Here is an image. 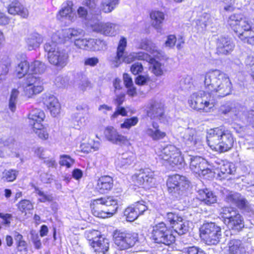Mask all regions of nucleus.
<instances>
[{
  "mask_svg": "<svg viewBox=\"0 0 254 254\" xmlns=\"http://www.w3.org/2000/svg\"><path fill=\"white\" fill-rule=\"evenodd\" d=\"M204 85L207 92L220 97L229 95L232 83L229 77L218 70L210 71L204 75Z\"/></svg>",
  "mask_w": 254,
  "mask_h": 254,
  "instance_id": "1",
  "label": "nucleus"
},
{
  "mask_svg": "<svg viewBox=\"0 0 254 254\" xmlns=\"http://www.w3.org/2000/svg\"><path fill=\"white\" fill-rule=\"evenodd\" d=\"M207 140L211 148L221 153L230 150L234 144L232 134L221 127L210 129L208 132Z\"/></svg>",
  "mask_w": 254,
  "mask_h": 254,
  "instance_id": "2",
  "label": "nucleus"
},
{
  "mask_svg": "<svg viewBox=\"0 0 254 254\" xmlns=\"http://www.w3.org/2000/svg\"><path fill=\"white\" fill-rule=\"evenodd\" d=\"M58 36L57 34L54 35L52 38L55 41H52L45 44L44 49L48 53L49 63L57 67H63L68 62V55L64 49L58 46Z\"/></svg>",
  "mask_w": 254,
  "mask_h": 254,
  "instance_id": "3",
  "label": "nucleus"
},
{
  "mask_svg": "<svg viewBox=\"0 0 254 254\" xmlns=\"http://www.w3.org/2000/svg\"><path fill=\"white\" fill-rule=\"evenodd\" d=\"M228 23L242 41L250 44L254 43V35H251V32H249L251 26L247 20L242 18L241 15H231L229 17Z\"/></svg>",
  "mask_w": 254,
  "mask_h": 254,
  "instance_id": "4",
  "label": "nucleus"
},
{
  "mask_svg": "<svg viewBox=\"0 0 254 254\" xmlns=\"http://www.w3.org/2000/svg\"><path fill=\"white\" fill-rule=\"evenodd\" d=\"M93 214L98 217L105 218L115 214L118 208L117 199L113 197H104L94 199L91 204Z\"/></svg>",
  "mask_w": 254,
  "mask_h": 254,
  "instance_id": "5",
  "label": "nucleus"
},
{
  "mask_svg": "<svg viewBox=\"0 0 254 254\" xmlns=\"http://www.w3.org/2000/svg\"><path fill=\"white\" fill-rule=\"evenodd\" d=\"M190 106L193 109L205 112H210L214 107L213 102H211L209 94L203 91L193 93L189 100Z\"/></svg>",
  "mask_w": 254,
  "mask_h": 254,
  "instance_id": "6",
  "label": "nucleus"
},
{
  "mask_svg": "<svg viewBox=\"0 0 254 254\" xmlns=\"http://www.w3.org/2000/svg\"><path fill=\"white\" fill-rule=\"evenodd\" d=\"M153 240L157 243L170 245L175 242L172 231L167 228L164 223H159L153 227L151 233Z\"/></svg>",
  "mask_w": 254,
  "mask_h": 254,
  "instance_id": "7",
  "label": "nucleus"
},
{
  "mask_svg": "<svg viewBox=\"0 0 254 254\" xmlns=\"http://www.w3.org/2000/svg\"><path fill=\"white\" fill-rule=\"evenodd\" d=\"M159 158L172 166L182 165L184 159L180 150L173 145H167L159 153Z\"/></svg>",
  "mask_w": 254,
  "mask_h": 254,
  "instance_id": "8",
  "label": "nucleus"
},
{
  "mask_svg": "<svg viewBox=\"0 0 254 254\" xmlns=\"http://www.w3.org/2000/svg\"><path fill=\"white\" fill-rule=\"evenodd\" d=\"M221 229L214 223L204 224L200 231V235L207 245H216L220 240Z\"/></svg>",
  "mask_w": 254,
  "mask_h": 254,
  "instance_id": "9",
  "label": "nucleus"
},
{
  "mask_svg": "<svg viewBox=\"0 0 254 254\" xmlns=\"http://www.w3.org/2000/svg\"><path fill=\"white\" fill-rule=\"evenodd\" d=\"M115 244L121 250H125L133 247L137 241V235L116 231L113 235Z\"/></svg>",
  "mask_w": 254,
  "mask_h": 254,
  "instance_id": "10",
  "label": "nucleus"
},
{
  "mask_svg": "<svg viewBox=\"0 0 254 254\" xmlns=\"http://www.w3.org/2000/svg\"><path fill=\"white\" fill-rule=\"evenodd\" d=\"M166 218L170 223L172 227L179 235L185 234L188 231V221L183 219L178 214L173 212H168Z\"/></svg>",
  "mask_w": 254,
  "mask_h": 254,
  "instance_id": "11",
  "label": "nucleus"
},
{
  "mask_svg": "<svg viewBox=\"0 0 254 254\" xmlns=\"http://www.w3.org/2000/svg\"><path fill=\"white\" fill-rule=\"evenodd\" d=\"M154 177V172L149 169L145 168L139 170L133 175L132 178L135 185L148 188L153 184Z\"/></svg>",
  "mask_w": 254,
  "mask_h": 254,
  "instance_id": "12",
  "label": "nucleus"
},
{
  "mask_svg": "<svg viewBox=\"0 0 254 254\" xmlns=\"http://www.w3.org/2000/svg\"><path fill=\"white\" fill-rule=\"evenodd\" d=\"M235 45L228 37H220L217 40L215 54L219 56H227L233 51Z\"/></svg>",
  "mask_w": 254,
  "mask_h": 254,
  "instance_id": "13",
  "label": "nucleus"
},
{
  "mask_svg": "<svg viewBox=\"0 0 254 254\" xmlns=\"http://www.w3.org/2000/svg\"><path fill=\"white\" fill-rule=\"evenodd\" d=\"M190 167L192 171L199 176H205L211 173V170L208 168L206 161L200 156H190Z\"/></svg>",
  "mask_w": 254,
  "mask_h": 254,
  "instance_id": "14",
  "label": "nucleus"
},
{
  "mask_svg": "<svg viewBox=\"0 0 254 254\" xmlns=\"http://www.w3.org/2000/svg\"><path fill=\"white\" fill-rule=\"evenodd\" d=\"M143 203V201L137 202L125 209L124 215L127 221H134L140 215H142L146 210L147 207Z\"/></svg>",
  "mask_w": 254,
  "mask_h": 254,
  "instance_id": "15",
  "label": "nucleus"
},
{
  "mask_svg": "<svg viewBox=\"0 0 254 254\" xmlns=\"http://www.w3.org/2000/svg\"><path fill=\"white\" fill-rule=\"evenodd\" d=\"M93 30L106 36H114L118 34L119 27L116 24L98 22L92 25Z\"/></svg>",
  "mask_w": 254,
  "mask_h": 254,
  "instance_id": "16",
  "label": "nucleus"
},
{
  "mask_svg": "<svg viewBox=\"0 0 254 254\" xmlns=\"http://www.w3.org/2000/svg\"><path fill=\"white\" fill-rule=\"evenodd\" d=\"M222 193L228 203L236 204L239 208H244L247 204V200L238 192L230 191L224 189L221 190Z\"/></svg>",
  "mask_w": 254,
  "mask_h": 254,
  "instance_id": "17",
  "label": "nucleus"
},
{
  "mask_svg": "<svg viewBox=\"0 0 254 254\" xmlns=\"http://www.w3.org/2000/svg\"><path fill=\"white\" fill-rule=\"evenodd\" d=\"M104 134L107 139L110 142L118 144H127L129 141L127 137L119 134L117 130L113 127H106Z\"/></svg>",
  "mask_w": 254,
  "mask_h": 254,
  "instance_id": "18",
  "label": "nucleus"
},
{
  "mask_svg": "<svg viewBox=\"0 0 254 254\" xmlns=\"http://www.w3.org/2000/svg\"><path fill=\"white\" fill-rule=\"evenodd\" d=\"M84 35V31L80 28H68L62 31V38L57 40L59 43L70 41L75 42L78 38Z\"/></svg>",
  "mask_w": 254,
  "mask_h": 254,
  "instance_id": "19",
  "label": "nucleus"
},
{
  "mask_svg": "<svg viewBox=\"0 0 254 254\" xmlns=\"http://www.w3.org/2000/svg\"><path fill=\"white\" fill-rule=\"evenodd\" d=\"M148 59V54L143 52L132 53L127 56H125L124 54V55H122L121 58L120 59L116 57L114 62L115 64V65L117 67L123 62L129 64L136 60L147 61Z\"/></svg>",
  "mask_w": 254,
  "mask_h": 254,
  "instance_id": "20",
  "label": "nucleus"
},
{
  "mask_svg": "<svg viewBox=\"0 0 254 254\" xmlns=\"http://www.w3.org/2000/svg\"><path fill=\"white\" fill-rule=\"evenodd\" d=\"M180 136L183 141L189 146H194L199 142L196 131L193 128L188 127L183 129Z\"/></svg>",
  "mask_w": 254,
  "mask_h": 254,
  "instance_id": "21",
  "label": "nucleus"
},
{
  "mask_svg": "<svg viewBox=\"0 0 254 254\" xmlns=\"http://www.w3.org/2000/svg\"><path fill=\"white\" fill-rule=\"evenodd\" d=\"M7 9L8 13L12 15H18L22 18H26L29 15L28 9L17 0L11 2Z\"/></svg>",
  "mask_w": 254,
  "mask_h": 254,
  "instance_id": "22",
  "label": "nucleus"
},
{
  "mask_svg": "<svg viewBox=\"0 0 254 254\" xmlns=\"http://www.w3.org/2000/svg\"><path fill=\"white\" fill-rule=\"evenodd\" d=\"M186 178L176 174L170 177L167 181V185L168 191L171 193H175L180 191L181 186H183Z\"/></svg>",
  "mask_w": 254,
  "mask_h": 254,
  "instance_id": "23",
  "label": "nucleus"
},
{
  "mask_svg": "<svg viewBox=\"0 0 254 254\" xmlns=\"http://www.w3.org/2000/svg\"><path fill=\"white\" fill-rule=\"evenodd\" d=\"M113 187V180L109 176H101L97 181L96 189L101 193L110 190Z\"/></svg>",
  "mask_w": 254,
  "mask_h": 254,
  "instance_id": "24",
  "label": "nucleus"
},
{
  "mask_svg": "<svg viewBox=\"0 0 254 254\" xmlns=\"http://www.w3.org/2000/svg\"><path fill=\"white\" fill-rule=\"evenodd\" d=\"M44 104L53 117L57 116L60 113L61 105L58 99L54 96H49L44 99Z\"/></svg>",
  "mask_w": 254,
  "mask_h": 254,
  "instance_id": "25",
  "label": "nucleus"
},
{
  "mask_svg": "<svg viewBox=\"0 0 254 254\" xmlns=\"http://www.w3.org/2000/svg\"><path fill=\"white\" fill-rule=\"evenodd\" d=\"M145 132L148 136L154 141L163 139L166 135L165 132L159 129L158 124L154 122L152 124L151 127L146 128Z\"/></svg>",
  "mask_w": 254,
  "mask_h": 254,
  "instance_id": "26",
  "label": "nucleus"
},
{
  "mask_svg": "<svg viewBox=\"0 0 254 254\" xmlns=\"http://www.w3.org/2000/svg\"><path fill=\"white\" fill-rule=\"evenodd\" d=\"M198 196L194 200L200 201L207 205H211L216 202V196L208 189L200 190L198 191Z\"/></svg>",
  "mask_w": 254,
  "mask_h": 254,
  "instance_id": "27",
  "label": "nucleus"
},
{
  "mask_svg": "<svg viewBox=\"0 0 254 254\" xmlns=\"http://www.w3.org/2000/svg\"><path fill=\"white\" fill-rule=\"evenodd\" d=\"M198 196L194 200L200 201L207 205H211L216 202V196L208 189L200 190L198 191Z\"/></svg>",
  "mask_w": 254,
  "mask_h": 254,
  "instance_id": "28",
  "label": "nucleus"
},
{
  "mask_svg": "<svg viewBox=\"0 0 254 254\" xmlns=\"http://www.w3.org/2000/svg\"><path fill=\"white\" fill-rule=\"evenodd\" d=\"M147 114L152 119L160 118L162 117L164 114V104L160 101L152 102Z\"/></svg>",
  "mask_w": 254,
  "mask_h": 254,
  "instance_id": "29",
  "label": "nucleus"
},
{
  "mask_svg": "<svg viewBox=\"0 0 254 254\" xmlns=\"http://www.w3.org/2000/svg\"><path fill=\"white\" fill-rule=\"evenodd\" d=\"M225 223L230 229L238 231L241 230L244 227L243 219L238 212L229 219L225 220Z\"/></svg>",
  "mask_w": 254,
  "mask_h": 254,
  "instance_id": "30",
  "label": "nucleus"
},
{
  "mask_svg": "<svg viewBox=\"0 0 254 254\" xmlns=\"http://www.w3.org/2000/svg\"><path fill=\"white\" fill-rule=\"evenodd\" d=\"M230 254H246L242 242L239 239H231L228 243Z\"/></svg>",
  "mask_w": 254,
  "mask_h": 254,
  "instance_id": "31",
  "label": "nucleus"
},
{
  "mask_svg": "<svg viewBox=\"0 0 254 254\" xmlns=\"http://www.w3.org/2000/svg\"><path fill=\"white\" fill-rule=\"evenodd\" d=\"M135 155L132 152H127L122 154L117 161V165L120 168H127L134 163Z\"/></svg>",
  "mask_w": 254,
  "mask_h": 254,
  "instance_id": "32",
  "label": "nucleus"
},
{
  "mask_svg": "<svg viewBox=\"0 0 254 254\" xmlns=\"http://www.w3.org/2000/svg\"><path fill=\"white\" fill-rule=\"evenodd\" d=\"M95 254H105L109 249L108 240L100 237L94 244L91 245Z\"/></svg>",
  "mask_w": 254,
  "mask_h": 254,
  "instance_id": "33",
  "label": "nucleus"
},
{
  "mask_svg": "<svg viewBox=\"0 0 254 254\" xmlns=\"http://www.w3.org/2000/svg\"><path fill=\"white\" fill-rule=\"evenodd\" d=\"M42 42V37L37 33L30 34L26 39L27 48L29 51L35 50L39 47Z\"/></svg>",
  "mask_w": 254,
  "mask_h": 254,
  "instance_id": "34",
  "label": "nucleus"
},
{
  "mask_svg": "<svg viewBox=\"0 0 254 254\" xmlns=\"http://www.w3.org/2000/svg\"><path fill=\"white\" fill-rule=\"evenodd\" d=\"M44 118L45 114L43 111L39 109H35L32 110L29 114V123L32 126L36 123L41 124Z\"/></svg>",
  "mask_w": 254,
  "mask_h": 254,
  "instance_id": "35",
  "label": "nucleus"
},
{
  "mask_svg": "<svg viewBox=\"0 0 254 254\" xmlns=\"http://www.w3.org/2000/svg\"><path fill=\"white\" fill-rule=\"evenodd\" d=\"M72 1H67L59 11L58 18L60 19L59 16H61V17H66L71 21L72 20L74 17V14L72 12Z\"/></svg>",
  "mask_w": 254,
  "mask_h": 254,
  "instance_id": "36",
  "label": "nucleus"
},
{
  "mask_svg": "<svg viewBox=\"0 0 254 254\" xmlns=\"http://www.w3.org/2000/svg\"><path fill=\"white\" fill-rule=\"evenodd\" d=\"M150 17L152 21L153 26L155 29L160 30L164 19V13L159 11H153L150 13Z\"/></svg>",
  "mask_w": 254,
  "mask_h": 254,
  "instance_id": "37",
  "label": "nucleus"
},
{
  "mask_svg": "<svg viewBox=\"0 0 254 254\" xmlns=\"http://www.w3.org/2000/svg\"><path fill=\"white\" fill-rule=\"evenodd\" d=\"M30 64L26 60L21 61L15 67V73L19 78L24 77L28 72Z\"/></svg>",
  "mask_w": 254,
  "mask_h": 254,
  "instance_id": "38",
  "label": "nucleus"
},
{
  "mask_svg": "<svg viewBox=\"0 0 254 254\" xmlns=\"http://www.w3.org/2000/svg\"><path fill=\"white\" fill-rule=\"evenodd\" d=\"M139 48L153 54L158 53V48L155 44L148 39H142L139 44Z\"/></svg>",
  "mask_w": 254,
  "mask_h": 254,
  "instance_id": "39",
  "label": "nucleus"
},
{
  "mask_svg": "<svg viewBox=\"0 0 254 254\" xmlns=\"http://www.w3.org/2000/svg\"><path fill=\"white\" fill-rule=\"evenodd\" d=\"M46 66L39 61H35L30 64L29 71L31 74H41L44 72Z\"/></svg>",
  "mask_w": 254,
  "mask_h": 254,
  "instance_id": "40",
  "label": "nucleus"
},
{
  "mask_svg": "<svg viewBox=\"0 0 254 254\" xmlns=\"http://www.w3.org/2000/svg\"><path fill=\"white\" fill-rule=\"evenodd\" d=\"M32 127L35 133L40 138L43 140L48 139L49 135L48 129L46 127H44L41 124L36 123Z\"/></svg>",
  "mask_w": 254,
  "mask_h": 254,
  "instance_id": "41",
  "label": "nucleus"
},
{
  "mask_svg": "<svg viewBox=\"0 0 254 254\" xmlns=\"http://www.w3.org/2000/svg\"><path fill=\"white\" fill-rule=\"evenodd\" d=\"M43 90V86L25 85L24 91L26 96L31 98L33 95L40 93Z\"/></svg>",
  "mask_w": 254,
  "mask_h": 254,
  "instance_id": "42",
  "label": "nucleus"
},
{
  "mask_svg": "<svg viewBox=\"0 0 254 254\" xmlns=\"http://www.w3.org/2000/svg\"><path fill=\"white\" fill-rule=\"evenodd\" d=\"M18 174V171L13 170H5L2 173L1 179L5 182H11L14 181Z\"/></svg>",
  "mask_w": 254,
  "mask_h": 254,
  "instance_id": "43",
  "label": "nucleus"
},
{
  "mask_svg": "<svg viewBox=\"0 0 254 254\" xmlns=\"http://www.w3.org/2000/svg\"><path fill=\"white\" fill-rule=\"evenodd\" d=\"M222 164L218 168L219 169L221 174L224 175V177H227L228 175H231L235 171L233 165L228 162L224 163L222 161Z\"/></svg>",
  "mask_w": 254,
  "mask_h": 254,
  "instance_id": "44",
  "label": "nucleus"
},
{
  "mask_svg": "<svg viewBox=\"0 0 254 254\" xmlns=\"http://www.w3.org/2000/svg\"><path fill=\"white\" fill-rule=\"evenodd\" d=\"M93 42L92 39H87L79 37L74 43L75 46L79 49L89 50L92 47L91 43Z\"/></svg>",
  "mask_w": 254,
  "mask_h": 254,
  "instance_id": "45",
  "label": "nucleus"
},
{
  "mask_svg": "<svg viewBox=\"0 0 254 254\" xmlns=\"http://www.w3.org/2000/svg\"><path fill=\"white\" fill-rule=\"evenodd\" d=\"M19 94V92L16 89H13L11 92L8 106L9 109L12 112H14L16 110V104Z\"/></svg>",
  "mask_w": 254,
  "mask_h": 254,
  "instance_id": "46",
  "label": "nucleus"
},
{
  "mask_svg": "<svg viewBox=\"0 0 254 254\" xmlns=\"http://www.w3.org/2000/svg\"><path fill=\"white\" fill-rule=\"evenodd\" d=\"M34 192L39 196L38 200L41 202H51L53 200V197L52 194H48L39 189V188L34 186Z\"/></svg>",
  "mask_w": 254,
  "mask_h": 254,
  "instance_id": "47",
  "label": "nucleus"
},
{
  "mask_svg": "<svg viewBox=\"0 0 254 254\" xmlns=\"http://www.w3.org/2000/svg\"><path fill=\"white\" fill-rule=\"evenodd\" d=\"M238 211L232 207H224L221 208L220 209V214L221 216L224 219V222L225 220L229 219L233 215H235L236 213Z\"/></svg>",
  "mask_w": 254,
  "mask_h": 254,
  "instance_id": "48",
  "label": "nucleus"
},
{
  "mask_svg": "<svg viewBox=\"0 0 254 254\" xmlns=\"http://www.w3.org/2000/svg\"><path fill=\"white\" fill-rule=\"evenodd\" d=\"M92 40L93 41V42L91 43V46L92 47L89 48V50H92L93 51H100L104 50L106 49L107 45L105 42L100 39H92Z\"/></svg>",
  "mask_w": 254,
  "mask_h": 254,
  "instance_id": "49",
  "label": "nucleus"
},
{
  "mask_svg": "<svg viewBox=\"0 0 254 254\" xmlns=\"http://www.w3.org/2000/svg\"><path fill=\"white\" fill-rule=\"evenodd\" d=\"M192 85L191 78L190 76L183 77L179 83V87L182 90H187L190 88Z\"/></svg>",
  "mask_w": 254,
  "mask_h": 254,
  "instance_id": "50",
  "label": "nucleus"
},
{
  "mask_svg": "<svg viewBox=\"0 0 254 254\" xmlns=\"http://www.w3.org/2000/svg\"><path fill=\"white\" fill-rule=\"evenodd\" d=\"M85 235L87 240L91 242V245H93L95 241H97L101 237L99 231L95 230L87 231L85 232Z\"/></svg>",
  "mask_w": 254,
  "mask_h": 254,
  "instance_id": "51",
  "label": "nucleus"
},
{
  "mask_svg": "<svg viewBox=\"0 0 254 254\" xmlns=\"http://www.w3.org/2000/svg\"><path fill=\"white\" fill-rule=\"evenodd\" d=\"M25 85L42 86V82L39 77L35 76L33 74H30L26 78Z\"/></svg>",
  "mask_w": 254,
  "mask_h": 254,
  "instance_id": "52",
  "label": "nucleus"
},
{
  "mask_svg": "<svg viewBox=\"0 0 254 254\" xmlns=\"http://www.w3.org/2000/svg\"><path fill=\"white\" fill-rule=\"evenodd\" d=\"M74 163V161L69 156L63 155L60 156L59 164L61 166H66V168H70Z\"/></svg>",
  "mask_w": 254,
  "mask_h": 254,
  "instance_id": "53",
  "label": "nucleus"
},
{
  "mask_svg": "<svg viewBox=\"0 0 254 254\" xmlns=\"http://www.w3.org/2000/svg\"><path fill=\"white\" fill-rule=\"evenodd\" d=\"M127 46V39L125 37H122L118 45L117 55L118 58H121L122 55H124V51Z\"/></svg>",
  "mask_w": 254,
  "mask_h": 254,
  "instance_id": "54",
  "label": "nucleus"
},
{
  "mask_svg": "<svg viewBox=\"0 0 254 254\" xmlns=\"http://www.w3.org/2000/svg\"><path fill=\"white\" fill-rule=\"evenodd\" d=\"M18 207L22 212H25L27 210L32 209L33 206L29 200L24 199L18 203Z\"/></svg>",
  "mask_w": 254,
  "mask_h": 254,
  "instance_id": "55",
  "label": "nucleus"
},
{
  "mask_svg": "<svg viewBox=\"0 0 254 254\" xmlns=\"http://www.w3.org/2000/svg\"><path fill=\"white\" fill-rule=\"evenodd\" d=\"M138 123V119L136 117H132L130 119H126L124 123L121 125L122 128H129L132 126H134Z\"/></svg>",
  "mask_w": 254,
  "mask_h": 254,
  "instance_id": "56",
  "label": "nucleus"
},
{
  "mask_svg": "<svg viewBox=\"0 0 254 254\" xmlns=\"http://www.w3.org/2000/svg\"><path fill=\"white\" fill-rule=\"evenodd\" d=\"M161 64L158 62H155L150 69L151 71L156 76H160L163 74V71L161 67Z\"/></svg>",
  "mask_w": 254,
  "mask_h": 254,
  "instance_id": "57",
  "label": "nucleus"
},
{
  "mask_svg": "<svg viewBox=\"0 0 254 254\" xmlns=\"http://www.w3.org/2000/svg\"><path fill=\"white\" fill-rule=\"evenodd\" d=\"M116 5L108 2L106 3V1L103 0L101 4V10L105 13H109L114 9Z\"/></svg>",
  "mask_w": 254,
  "mask_h": 254,
  "instance_id": "58",
  "label": "nucleus"
},
{
  "mask_svg": "<svg viewBox=\"0 0 254 254\" xmlns=\"http://www.w3.org/2000/svg\"><path fill=\"white\" fill-rule=\"evenodd\" d=\"M130 70L133 74H139L143 70L142 64L139 63H136L133 64L130 67Z\"/></svg>",
  "mask_w": 254,
  "mask_h": 254,
  "instance_id": "59",
  "label": "nucleus"
},
{
  "mask_svg": "<svg viewBox=\"0 0 254 254\" xmlns=\"http://www.w3.org/2000/svg\"><path fill=\"white\" fill-rule=\"evenodd\" d=\"M188 254H205L203 250L196 247H190L185 249Z\"/></svg>",
  "mask_w": 254,
  "mask_h": 254,
  "instance_id": "60",
  "label": "nucleus"
},
{
  "mask_svg": "<svg viewBox=\"0 0 254 254\" xmlns=\"http://www.w3.org/2000/svg\"><path fill=\"white\" fill-rule=\"evenodd\" d=\"M150 80L147 76L139 75L135 79V83L139 85H144Z\"/></svg>",
  "mask_w": 254,
  "mask_h": 254,
  "instance_id": "61",
  "label": "nucleus"
},
{
  "mask_svg": "<svg viewBox=\"0 0 254 254\" xmlns=\"http://www.w3.org/2000/svg\"><path fill=\"white\" fill-rule=\"evenodd\" d=\"M67 79L62 76H58L55 79V84L59 87L65 86L67 84Z\"/></svg>",
  "mask_w": 254,
  "mask_h": 254,
  "instance_id": "62",
  "label": "nucleus"
},
{
  "mask_svg": "<svg viewBox=\"0 0 254 254\" xmlns=\"http://www.w3.org/2000/svg\"><path fill=\"white\" fill-rule=\"evenodd\" d=\"M89 82L86 78H82V80L78 84V88L80 90L84 91L89 86Z\"/></svg>",
  "mask_w": 254,
  "mask_h": 254,
  "instance_id": "63",
  "label": "nucleus"
},
{
  "mask_svg": "<svg viewBox=\"0 0 254 254\" xmlns=\"http://www.w3.org/2000/svg\"><path fill=\"white\" fill-rule=\"evenodd\" d=\"M176 42V38L175 36L171 35L168 36L167 40L165 42L167 47H172Z\"/></svg>",
  "mask_w": 254,
  "mask_h": 254,
  "instance_id": "64",
  "label": "nucleus"
}]
</instances>
